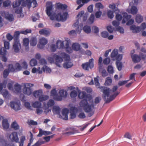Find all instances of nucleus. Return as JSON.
Listing matches in <instances>:
<instances>
[{
  "mask_svg": "<svg viewBox=\"0 0 146 146\" xmlns=\"http://www.w3.org/2000/svg\"><path fill=\"white\" fill-rule=\"evenodd\" d=\"M78 97L81 99L85 98L80 102L79 104L80 107L83 108L86 112H90L88 114V116L89 117H90L94 113V112L93 110L94 109V107L93 104H89L88 101L90 102H93L92 96L87 94L85 92H82L79 93Z\"/></svg>",
  "mask_w": 146,
  "mask_h": 146,
  "instance_id": "nucleus-1",
  "label": "nucleus"
},
{
  "mask_svg": "<svg viewBox=\"0 0 146 146\" xmlns=\"http://www.w3.org/2000/svg\"><path fill=\"white\" fill-rule=\"evenodd\" d=\"M60 56L56 54H54V57L56 60V64L59 67H60V63L62 62L63 60L65 61L63 66L64 68H69L73 65V64L70 61V59L69 55L65 52H62L60 54Z\"/></svg>",
  "mask_w": 146,
  "mask_h": 146,
  "instance_id": "nucleus-2",
  "label": "nucleus"
},
{
  "mask_svg": "<svg viewBox=\"0 0 146 146\" xmlns=\"http://www.w3.org/2000/svg\"><path fill=\"white\" fill-rule=\"evenodd\" d=\"M99 88L101 90V91L103 92L102 97L106 103H109L113 100L119 93V92H116L111 95L109 98H107V97H109L110 93H111L110 89L103 86L100 87Z\"/></svg>",
  "mask_w": 146,
  "mask_h": 146,
  "instance_id": "nucleus-3",
  "label": "nucleus"
},
{
  "mask_svg": "<svg viewBox=\"0 0 146 146\" xmlns=\"http://www.w3.org/2000/svg\"><path fill=\"white\" fill-rule=\"evenodd\" d=\"M23 85V93L26 95L28 96L30 95L33 92L31 87L34 86V84L31 83H24Z\"/></svg>",
  "mask_w": 146,
  "mask_h": 146,
  "instance_id": "nucleus-4",
  "label": "nucleus"
},
{
  "mask_svg": "<svg viewBox=\"0 0 146 146\" xmlns=\"http://www.w3.org/2000/svg\"><path fill=\"white\" fill-rule=\"evenodd\" d=\"M46 13L48 16L50 17V19L53 20L54 19L55 17L54 15H52V11L53 5L51 1H47L46 3Z\"/></svg>",
  "mask_w": 146,
  "mask_h": 146,
  "instance_id": "nucleus-5",
  "label": "nucleus"
},
{
  "mask_svg": "<svg viewBox=\"0 0 146 146\" xmlns=\"http://www.w3.org/2000/svg\"><path fill=\"white\" fill-rule=\"evenodd\" d=\"M132 61L135 63H138L141 60H145L146 58V55L143 53H141L139 55L137 54L131 55Z\"/></svg>",
  "mask_w": 146,
  "mask_h": 146,
  "instance_id": "nucleus-6",
  "label": "nucleus"
},
{
  "mask_svg": "<svg viewBox=\"0 0 146 146\" xmlns=\"http://www.w3.org/2000/svg\"><path fill=\"white\" fill-rule=\"evenodd\" d=\"M23 1V0H18L13 2V7L15 9V13L20 14L22 12V7L19 6L22 4Z\"/></svg>",
  "mask_w": 146,
  "mask_h": 146,
  "instance_id": "nucleus-7",
  "label": "nucleus"
},
{
  "mask_svg": "<svg viewBox=\"0 0 146 146\" xmlns=\"http://www.w3.org/2000/svg\"><path fill=\"white\" fill-rule=\"evenodd\" d=\"M110 56L113 60L121 61L123 55L118 54V49H114L111 52Z\"/></svg>",
  "mask_w": 146,
  "mask_h": 146,
  "instance_id": "nucleus-8",
  "label": "nucleus"
},
{
  "mask_svg": "<svg viewBox=\"0 0 146 146\" xmlns=\"http://www.w3.org/2000/svg\"><path fill=\"white\" fill-rule=\"evenodd\" d=\"M94 61L93 58L90 59L88 62L82 64V67L85 70H88L90 68L91 69L94 67Z\"/></svg>",
  "mask_w": 146,
  "mask_h": 146,
  "instance_id": "nucleus-9",
  "label": "nucleus"
},
{
  "mask_svg": "<svg viewBox=\"0 0 146 146\" xmlns=\"http://www.w3.org/2000/svg\"><path fill=\"white\" fill-rule=\"evenodd\" d=\"M0 13L2 16L4 17L9 21L11 22L14 20V17L13 15L9 14L8 12L2 11L0 12Z\"/></svg>",
  "mask_w": 146,
  "mask_h": 146,
  "instance_id": "nucleus-10",
  "label": "nucleus"
},
{
  "mask_svg": "<svg viewBox=\"0 0 146 146\" xmlns=\"http://www.w3.org/2000/svg\"><path fill=\"white\" fill-rule=\"evenodd\" d=\"M68 13L64 12L61 14L60 13H58L56 16V18L57 21H65L67 18Z\"/></svg>",
  "mask_w": 146,
  "mask_h": 146,
  "instance_id": "nucleus-11",
  "label": "nucleus"
},
{
  "mask_svg": "<svg viewBox=\"0 0 146 146\" xmlns=\"http://www.w3.org/2000/svg\"><path fill=\"white\" fill-rule=\"evenodd\" d=\"M47 42V40L46 38L44 37L41 38L39 40V43L37 46L39 49H42L44 48V46Z\"/></svg>",
  "mask_w": 146,
  "mask_h": 146,
  "instance_id": "nucleus-12",
  "label": "nucleus"
},
{
  "mask_svg": "<svg viewBox=\"0 0 146 146\" xmlns=\"http://www.w3.org/2000/svg\"><path fill=\"white\" fill-rule=\"evenodd\" d=\"M9 104L11 108L16 111L20 110L21 109L19 102H11Z\"/></svg>",
  "mask_w": 146,
  "mask_h": 146,
  "instance_id": "nucleus-13",
  "label": "nucleus"
},
{
  "mask_svg": "<svg viewBox=\"0 0 146 146\" xmlns=\"http://www.w3.org/2000/svg\"><path fill=\"white\" fill-rule=\"evenodd\" d=\"M9 138L12 141L15 142L16 143H18L19 142L18 133L16 132H12L10 135Z\"/></svg>",
  "mask_w": 146,
  "mask_h": 146,
  "instance_id": "nucleus-14",
  "label": "nucleus"
},
{
  "mask_svg": "<svg viewBox=\"0 0 146 146\" xmlns=\"http://www.w3.org/2000/svg\"><path fill=\"white\" fill-rule=\"evenodd\" d=\"M68 111L67 108H65L63 109L62 111V116L60 115L59 117L64 120H67L68 119Z\"/></svg>",
  "mask_w": 146,
  "mask_h": 146,
  "instance_id": "nucleus-15",
  "label": "nucleus"
},
{
  "mask_svg": "<svg viewBox=\"0 0 146 146\" xmlns=\"http://www.w3.org/2000/svg\"><path fill=\"white\" fill-rule=\"evenodd\" d=\"M21 48V45L19 40L14 41L13 46V48L16 52H19L20 49Z\"/></svg>",
  "mask_w": 146,
  "mask_h": 146,
  "instance_id": "nucleus-16",
  "label": "nucleus"
},
{
  "mask_svg": "<svg viewBox=\"0 0 146 146\" xmlns=\"http://www.w3.org/2000/svg\"><path fill=\"white\" fill-rule=\"evenodd\" d=\"M21 86L18 83L16 84L14 86L13 91L15 93H20L21 91Z\"/></svg>",
  "mask_w": 146,
  "mask_h": 146,
  "instance_id": "nucleus-17",
  "label": "nucleus"
},
{
  "mask_svg": "<svg viewBox=\"0 0 146 146\" xmlns=\"http://www.w3.org/2000/svg\"><path fill=\"white\" fill-rule=\"evenodd\" d=\"M123 18L122 20V23L124 24L131 18V16L130 15H128L125 12H123Z\"/></svg>",
  "mask_w": 146,
  "mask_h": 146,
  "instance_id": "nucleus-18",
  "label": "nucleus"
},
{
  "mask_svg": "<svg viewBox=\"0 0 146 146\" xmlns=\"http://www.w3.org/2000/svg\"><path fill=\"white\" fill-rule=\"evenodd\" d=\"M56 44L57 45V48L61 49L64 48V41L58 40L56 41Z\"/></svg>",
  "mask_w": 146,
  "mask_h": 146,
  "instance_id": "nucleus-19",
  "label": "nucleus"
},
{
  "mask_svg": "<svg viewBox=\"0 0 146 146\" xmlns=\"http://www.w3.org/2000/svg\"><path fill=\"white\" fill-rule=\"evenodd\" d=\"M31 0H26L25 1L23 0L22 2L21 6L23 7H26L27 6L28 8L29 9L31 8Z\"/></svg>",
  "mask_w": 146,
  "mask_h": 146,
  "instance_id": "nucleus-20",
  "label": "nucleus"
},
{
  "mask_svg": "<svg viewBox=\"0 0 146 146\" xmlns=\"http://www.w3.org/2000/svg\"><path fill=\"white\" fill-rule=\"evenodd\" d=\"M131 30L132 31L133 33H136L139 32L140 28L139 27H137L135 25H131L130 28Z\"/></svg>",
  "mask_w": 146,
  "mask_h": 146,
  "instance_id": "nucleus-21",
  "label": "nucleus"
},
{
  "mask_svg": "<svg viewBox=\"0 0 146 146\" xmlns=\"http://www.w3.org/2000/svg\"><path fill=\"white\" fill-rule=\"evenodd\" d=\"M2 125L4 129H7L9 127V124L7 119H3L2 122Z\"/></svg>",
  "mask_w": 146,
  "mask_h": 146,
  "instance_id": "nucleus-22",
  "label": "nucleus"
},
{
  "mask_svg": "<svg viewBox=\"0 0 146 146\" xmlns=\"http://www.w3.org/2000/svg\"><path fill=\"white\" fill-rule=\"evenodd\" d=\"M73 50L76 51L79 50L80 49V45L78 43L76 42L73 43L72 46Z\"/></svg>",
  "mask_w": 146,
  "mask_h": 146,
  "instance_id": "nucleus-23",
  "label": "nucleus"
},
{
  "mask_svg": "<svg viewBox=\"0 0 146 146\" xmlns=\"http://www.w3.org/2000/svg\"><path fill=\"white\" fill-rule=\"evenodd\" d=\"M39 33L40 34L44 35L46 36H49L50 34V31L46 29H42L40 30Z\"/></svg>",
  "mask_w": 146,
  "mask_h": 146,
  "instance_id": "nucleus-24",
  "label": "nucleus"
},
{
  "mask_svg": "<svg viewBox=\"0 0 146 146\" xmlns=\"http://www.w3.org/2000/svg\"><path fill=\"white\" fill-rule=\"evenodd\" d=\"M60 110L59 106H55L53 107L52 111L54 114H57L60 116Z\"/></svg>",
  "mask_w": 146,
  "mask_h": 146,
  "instance_id": "nucleus-25",
  "label": "nucleus"
},
{
  "mask_svg": "<svg viewBox=\"0 0 146 146\" xmlns=\"http://www.w3.org/2000/svg\"><path fill=\"white\" fill-rule=\"evenodd\" d=\"M42 94V90H39L34 92L33 95L36 98H38Z\"/></svg>",
  "mask_w": 146,
  "mask_h": 146,
  "instance_id": "nucleus-26",
  "label": "nucleus"
},
{
  "mask_svg": "<svg viewBox=\"0 0 146 146\" xmlns=\"http://www.w3.org/2000/svg\"><path fill=\"white\" fill-rule=\"evenodd\" d=\"M30 44L32 46H35L37 43V40L36 37H32L30 41Z\"/></svg>",
  "mask_w": 146,
  "mask_h": 146,
  "instance_id": "nucleus-27",
  "label": "nucleus"
},
{
  "mask_svg": "<svg viewBox=\"0 0 146 146\" xmlns=\"http://www.w3.org/2000/svg\"><path fill=\"white\" fill-rule=\"evenodd\" d=\"M143 17L139 14L136 15L135 20L136 22L138 23H141L143 21Z\"/></svg>",
  "mask_w": 146,
  "mask_h": 146,
  "instance_id": "nucleus-28",
  "label": "nucleus"
},
{
  "mask_svg": "<svg viewBox=\"0 0 146 146\" xmlns=\"http://www.w3.org/2000/svg\"><path fill=\"white\" fill-rule=\"evenodd\" d=\"M59 94L62 98H66L68 95L67 92L66 90H60Z\"/></svg>",
  "mask_w": 146,
  "mask_h": 146,
  "instance_id": "nucleus-29",
  "label": "nucleus"
},
{
  "mask_svg": "<svg viewBox=\"0 0 146 146\" xmlns=\"http://www.w3.org/2000/svg\"><path fill=\"white\" fill-rule=\"evenodd\" d=\"M109 7L111 9L113 10L114 11H117V12H119L120 11L119 9L116 8V5L114 3H112L109 5Z\"/></svg>",
  "mask_w": 146,
  "mask_h": 146,
  "instance_id": "nucleus-30",
  "label": "nucleus"
},
{
  "mask_svg": "<svg viewBox=\"0 0 146 146\" xmlns=\"http://www.w3.org/2000/svg\"><path fill=\"white\" fill-rule=\"evenodd\" d=\"M23 45H24L26 47V49L27 50H28L29 49V39L27 38H25L23 39Z\"/></svg>",
  "mask_w": 146,
  "mask_h": 146,
  "instance_id": "nucleus-31",
  "label": "nucleus"
},
{
  "mask_svg": "<svg viewBox=\"0 0 146 146\" xmlns=\"http://www.w3.org/2000/svg\"><path fill=\"white\" fill-rule=\"evenodd\" d=\"M56 8L58 9H65L67 7L66 5H63L60 3H58L56 5Z\"/></svg>",
  "mask_w": 146,
  "mask_h": 146,
  "instance_id": "nucleus-32",
  "label": "nucleus"
},
{
  "mask_svg": "<svg viewBox=\"0 0 146 146\" xmlns=\"http://www.w3.org/2000/svg\"><path fill=\"white\" fill-rule=\"evenodd\" d=\"M20 33H21V32L19 31H17L15 32L13 36L14 41L19 40V38Z\"/></svg>",
  "mask_w": 146,
  "mask_h": 146,
  "instance_id": "nucleus-33",
  "label": "nucleus"
},
{
  "mask_svg": "<svg viewBox=\"0 0 146 146\" xmlns=\"http://www.w3.org/2000/svg\"><path fill=\"white\" fill-rule=\"evenodd\" d=\"M48 131H43L41 129H39V133L37 136L39 137H41L42 135H47Z\"/></svg>",
  "mask_w": 146,
  "mask_h": 146,
  "instance_id": "nucleus-34",
  "label": "nucleus"
},
{
  "mask_svg": "<svg viewBox=\"0 0 146 146\" xmlns=\"http://www.w3.org/2000/svg\"><path fill=\"white\" fill-rule=\"evenodd\" d=\"M32 106L33 107L36 108H40L41 106V103L38 101L35 102L33 103Z\"/></svg>",
  "mask_w": 146,
  "mask_h": 146,
  "instance_id": "nucleus-35",
  "label": "nucleus"
},
{
  "mask_svg": "<svg viewBox=\"0 0 146 146\" xmlns=\"http://www.w3.org/2000/svg\"><path fill=\"white\" fill-rule=\"evenodd\" d=\"M48 96H47L42 94L39 97L38 100L40 102H43L48 99Z\"/></svg>",
  "mask_w": 146,
  "mask_h": 146,
  "instance_id": "nucleus-36",
  "label": "nucleus"
},
{
  "mask_svg": "<svg viewBox=\"0 0 146 146\" xmlns=\"http://www.w3.org/2000/svg\"><path fill=\"white\" fill-rule=\"evenodd\" d=\"M26 139L25 137V136L23 135L21 137L20 139V141H19L18 142L19 143V146H23L24 145V141Z\"/></svg>",
  "mask_w": 146,
  "mask_h": 146,
  "instance_id": "nucleus-37",
  "label": "nucleus"
},
{
  "mask_svg": "<svg viewBox=\"0 0 146 146\" xmlns=\"http://www.w3.org/2000/svg\"><path fill=\"white\" fill-rule=\"evenodd\" d=\"M84 31L86 33L89 34L90 33L91 29L90 27L86 25L83 28Z\"/></svg>",
  "mask_w": 146,
  "mask_h": 146,
  "instance_id": "nucleus-38",
  "label": "nucleus"
},
{
  "mask_svg": "<svg viewBox=\"0 0 146 146\" xmlns=\"http://www.w3.org/2000/svg\"><path fill=\"white\" fill-rule=\"evenodd\" d=\"M14 68L15 72L21 70L22 68L20 64L18 63L15 64L14 65Z\"/></svg>",
  "mask_w": 146,
  "mask_h": 146,
  "instance_id": "nucleus-39",
  "label": "nucleus"
},
{
  "mask_svg": "<svg viewBox=\"0 0 146 146\" xmlns=\"http://www.w3.org/2000/svg\"><path fill=\"white\" fill-rule=\"evenodd\" d=\"M45 142L42 139L38 140L34 145L32 146H39L45 143Z\"/></svg>",
  "mask_w": 146,
  "mask_h": 146,
  "instance_id": "nucleus-40",
  "label": "nucleus"
},
{
  "mask_svg": "<svg viewBox=\"0 0 146 146\" xmlns=\"http://www.w3.org/2000/svg\"><path fill=\"white\" fill-rule=\"evenodd\" d=\"M11 127L12 128L15 130L18 129L19 128V126L15 121L12 123L11 125Z\"/></svg>",
  "mask_w": 146,
  "mask_h": 146,
  "instance_id": "nucleus-41",
  "label": "nucleus"
},
{
  "mask_svg": "<svg viewBox=\"0 0 146 146\" xmlns=\"http://www.w3.org/2000/svg\"><path fill=\"white\" fill-rule=\"evenodd\" d=\"M95 7L97 8L98 11H100V9H103L104 6L100 2H98L96 4Z\"/></svg>",
  "mask_w": 146,
  "mask_h": 146,
  "instance_id": "nucleus-42",
  "label": "nucleus"
},
{
  "mask_svg": "<svg viewBox=\"0 0 146 146\" xmlns=\"http://www.w3.org/2000/svg\"><path fill=\"white\" fill-rule=\"evenodd\" d=\"M7 69L11 72H15V70L14 66L12 64H9L8 66Z\"/></svg>",
  "mask_w": 146,
  "mask_h": 146,
  "instance_id": "nucleus-43",
  "label": "nucleus"
},
{
  "mask_svg": "<svg viewBox=\"0 0 146 146\" xmlns=\"http://www.w3.org/2000/svg\"><path fill=\"white\" fill-rule=\"evenodd\" d=\"M120 61H117L116 62V65L119 70H121L122 68V63L120 62Z\"/></svg>",
  "mask_w": 146,
  "mask_h": 146,
  "instance_id": "nucleus-44",
  "label": "nucleus"
},
{
  "mask_svg": "<svg viewBox=\"0 0 146 146\" xmlns=\"http://www.w3.org/2000/svg\"><path fill=\"white\" fill-rule=\"evenodd\" d=\"M137 9L136 7L133 6L131 9V13L133 15L136 14L137 12Z\"/></svg>",
  "mask_w": 146,
  "mask_h": 146,
  "instance_id": "nucleus-45",
  "label": "nucleus"
},
{
  "mask_svg": "<svg viewBox=\"0 0 146 146\" xmlns=\"http://www.w3.org/2000/svg\"><path fill=\"white\" fill-rule=\"evenodd\" d=\"M112 81V80L110 78L108 77L106 78V79L105 83V85L106 86H109L111 84Z\"/></svg>",
  "mask_w": 146,
  "mask_h": 146,
  "instance_id": "nucleus-46",
  "label": "nucleus"
},
{
  "mask_svg": "<svg viewBox=\"0 0 146 146\" xmlns=\"http://www.w3.org/2000/svg\"><path fill=\"white\" fill-rule=\"evenodd\" d=\"M65 42V45L64 46V47L69 46V44L70 43L71 41L68 38H65V41H64Z\"/></svg>",
  "mask_w": 146,
  "mask_h": 146,
  "instance_id": "nucleus-47",
  "label": "nucleus"
},
{
  "mask_svg": "<svg viewBox=\"0 0 146 146\" xmlns=\"http://www.w3.org/2000/svg\"><path fill=\"white\" fill-rule=\"evenodd\" d=\"M37 64V61L35 58L32 59L30 61V64L31 66H34Z\"/></svg>",
  "mask_w": 146,
  "mask_h": 146,
  "instance_id": "nucleus-48",
  "label": "nucleus"
},
{
  "mask_svg": "<svg viewBox=\"0 0 146 146\" xmlns=\"http://www.w3.org/2000/svg\"><path fill=\"white\" fill-rule=\"evenodd\" d=\"M7 82V80H5L3 83L0 84V92L1 91L3 88H5L6 87V84Z\"/></svg>",
  "mask_w": 146,
  "mask_h": 146,
  "instance_id": "nucleus-49",
  "label": "nucleus"
},
{
  "mask_svg": "<svg viewBox=\"0 0 146 146\" xmlns=\"http://www.w3.org/2000/svg\"><path fill=\"white\" fill-rule=\"evenodd\" d=\"M50 50L52 52H54L56 51V49L57 48V45L55 44H52L50 46Z\"/></svg>",
  "mask_w": 146,
  "mask_h": 146,
  "instance_id": "nucleus-50",
  "label": "nucleus"
},
{
  "mask_svg": "<svg viewBox=\"0 0 146 146\" xmlns=\"http://www.w3.org/2000/svg\"><path fill=\"white\" fill-rule=\"evenodd\" d=\"M107 15L108 18L112 19L114 16L113 12L111 10L108 11L107 12Z\"/></svg>",
  "mask_w": 146,
  "mask_h": 146,
  "instance_id": "nucleus-51",
  "label": "nucleus"
},
{
  "mask_svg": "<svg viewBox=\"0 0 146 146\" xmlns=\"http://www.w3.org/2000/svg\"><path fill=\"white\" fill-rule=\"evenodd\" d=\"M42 69L43 71L46 72V73H50L51 71V69L46 66H44Z\"/></svg>",
  "mask_w": 146,
  "mask_h": 146,
  "instance_id": "nucleus-52",
  "label": "nucleus"
},
{
  "mask_svg": "<svg viewBox=\"0 0 146 146\" xmlns=\"http://www.w3.org/2000/svg\"><path fill=\"white\" fill-rule=\"evenodd\" d=\"M10 72L8 69H6L4 70L3 72V77L4 78H6L8 76Z\"/></svg>",
  "mask_w": 146,
  "mask_h": 146,
  "instance_id": "nucleus-53",
  "label": "nucleus"
},
{
  "mask_svg": "<svg viewBox=\"0 0 146 146\" xmlns=\"http://www.w3.org/2000/svg\"><path fill=\"white\" fill-rule=\"evenodd\" d=\"M64 48L65 49L66 52L68 53H70L72 52L73 51L72 48L69 46L64 47Z\"/></svg>",
  "mask_w": 146,
  "mask_h": 146,
  "instance_id": "nucleus-54",
  "label": "nucleus"
},
{
  "mask_svg": "<svg viewBox=\"0 0 146 146\" xmlns=\"http://www.w3.org/2000/svg\"><path fill=\"white\" fill-rule=\"evenodd\" d=\"M124 137L125 138H127L130 140L132 139V136L131 134L128 132H127L125 133L124 135Z\"/></svg>",
  "mask_w": 146,
  "mask_h": 146,
  "instance_id": "nucleus-55",
  "label": "nucleus"
},
{
  "mask_svg": "<svg viewBox=\"0 0 146 146\" xmlns=\"http://www.w3.org/2000/svg\"><path fill=\"white\" fill-rule=\"evenodd\" d=\"M107 70L108 72L110 74L113 73L114 72L113 68L111 65L108 66Z\"/></svg>",
  "mask_w": 146,
  "mask_h": 146,
  "instance_id": "nucleus-56",
  "label": "nucleus"
},
{
  "mask_svg": "<svg viewBox=\"0 0 146 146\" xmlns=\"http://www.w3.org/2000/svg\"><path fill=\"white\" fill-rule=\"evenodd\" d=\"M14 83V82L12 81L9 83H8L7 85V87L8 89L10 90L13 91V86Z\"/></svg>",
  "mask_w": 146,
  "mask_h": 146,
  "instance_id": "nucleus-57",
  "label": "nucleus"
},
{
  "mask_svg": "<svg viewBox=\"0 0 146 146\" xmlns=\"http://www.w3.org/2000/svg\"><path fill=\"white\" fill-rule=\"evenodd\" d=\"M5 50L8 49L9 48V43L7 41H5L4 42V48Z\"/></svg>",
  "mask_w": 146,
  "mask_h": 146,
  "instance_id": "nucleus-58",
  "label": "nucleus"
},
{
  "mask_svg": "<svg viewBox=\"0 0 146 146\" xmlns=\"http://www.w3.org/2000/svg\"><path fill=\"white\" fill-rule=\"evenodd\" d=\"M77 95V92L75 90H73L70 93V96L72 98L76 97Z\"/></svg>",
  "mask_w": 146,
  "mask_h": 146,
  "instance_id": "nucleus-59",
  "label": "nucleus"
},
{
  "mask_svg": "<svg viewBox=\"0 0 146 146\" xmlns=\"http://www.w3.org/2000/svg\"><path fill=\"white\" fill-rule=\"evenodd\" d=\"M51 95L53 97V98L57 94V92L55 89H53L51 91Z\"/></svg>",
  "mask_w": 146,
  "mask_h": 146,
  "instance_id": "nucleus-60",
  "label": "nucleus"
},
{
  "mask_svg": "<svg viewBox=\"0 0 146 146\" xmlns=\"http://www.w3.org/2000/svg\"><path fill=\"white\" fill-rule=\"evenodd\" d=\"M110 62V58L107 57L105 58L103 60V63L104 64L108 65L109 64Z\"/></svg>",
  "mask_w": 146,
  "mask_h": 146,
  "instance_id": "nucleus-61",
  "label": "nucleus"
},
{
  "mask_svg": "<svg viewBox=\"0 0 146 146\" xmlns=\"http://www.w3.org/2000/svg\"><path fill=\"white\" fill-rule=\"evenodd\" d=\"M54 104V101L52 100H50L47 103V106L48 107L53 106Z\"/></svg>",
  "mask_w": 146,
  "mask_h": 146,
  "instance_id": "nucleus-62",
  "label": "nucleus"
},
{
  "mask_svg": "<svg viewBox=\"0 0 146 146\" xmlns=\"http://www.w3.org/2000/svg\"><path fill=\"white\" fill-rule=\"evenodd\" d=\"M101 34L102 36L104 38H106L108 37V32L106 31L102 32Z\"/></svg>",
  "mask_w": 146,
  "mask_h": 146,
  "instance_id": "nucleus-63",
  "label": "nucleus"
},
{
  "mask_svg": "<svg viewBox=\"0 0 146 146\" xmlns=\"http://www.w3.org/2000/svg\"><path fill=\"white\" fill-rule=\"evenodd\" d=\"M54 99L56 101H61L62 99V97L60 96H58L57 94L54 98Z\"/></svg>",
  "mask_w": 146,
  "mask_h": 146,
  "instance_id": "nucleus-64",
  "label": "nucleus"
}]
</instances>
